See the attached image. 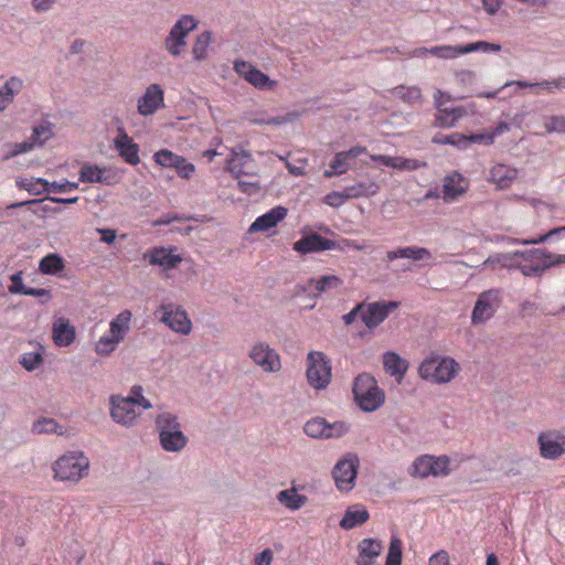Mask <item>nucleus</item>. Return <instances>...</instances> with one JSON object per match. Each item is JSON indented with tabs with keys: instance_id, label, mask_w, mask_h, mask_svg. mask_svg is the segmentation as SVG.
<instances>
[{
	"instance_id": "nucleus-59",
	"label": "nucleus",
	"mask_w": 565,
	"mask_h": 565,
	"mask_svg": "<svg viewBox=\"0 0 565 565\" xmlns=\"http://www.w3.org/2000/svg\"><path fill=\"white\" fill-rule=\"evenodd\" d=\"M544 126L548 134H563L565 132V117L553 115L545 121Z\"/></svg>"
},
{
	"instance_id": "nucleus-32",
	"label": "nucleus",
	"mask_w": 565,
	"mask_h": 565,
	"mask_svg": "<svg viewBox=\"0 0 565 565\" xmlns=\"http://www.w3.org/2000/svg\"><path fill=\"white\" fill-rule=\"evenodd\" d=\"M15 185L20 190L29 192L31 195L50 194V181L44 178H18Z\"/></svg>"
},
{
	"instance_id": "nucleus-27",
	"label": "nucleus",
	"mask_w": 565,
	"mask_h": 565,
	"mask_svg": "<svg viewBox=\"0 0 565 565\" xmlns=\"http://www.w3.org/2000/svg\"><path fill=\"white\" fill-rule=\"evenodd\" d=\"M383 366L385 372L395 377L399 383L404 379L409 364L407 360L402 358L395 351H386L383 354Z\"/></svg>"
},
{
	"instance_id": "nucleus-1",
	"label": "nucleus",
	"mask_w": 565,
	"mask_h": 565,
	"mask_svg": "<svg viewBox=\"0 0 565 565\" xmlns=\"http://www.w3.org/2000/svg\"><path fill=\"white\" fill-rule=\"evenodd\" d=\"M352 395L356 406L364 413H373L385 402V393L369 373H361L353 380Z\"/></svg>"
},
{
	"instance_id": "nucleus-45",
	"label": "nucleus",
	"mask_w": 565,
	"mask_h": 565,
	"mask_svg": "<svg viewBox=\"0 0 565 565\" xmlns=\"http://www.w3.org/2000/svg\"><path fill=\"white\" fill-rule=\"evenodd\" d=\"M303 431L307 436L315 439H324L326 438V418L324 417H313L303 426Z\"/></svg>"
},
{
	"instance_id": "nucleus-24",
	"label": "nucleus",
	"mask_w": 565,
	"mask_h": 565,
	"mask_svg": "<svg viewBox=\"0 0 565 565\" xmlns=\"http://www.w3.org/2000/svg\"><path fill=\"white\" fill-rule=\"evenodd\" d=\"M76 337L75 327L66 318H58L53 322L52 338L57 347L71 345Z\"/></svg>"
},
{
	"instance_id": "nucleus-18",
	"label": "nucleus",
	"mask_w": 565,
	"mask_h": 565,
	"mask_svg": "<svg viewBox=\"0 0 565 565\" xmlns=\"http://www.w3.org/2000/svg\"><path fill=\"white\" fill-rule=\"evenodd\" d=\"M109 403L110 417L115 423L126 427L134 425L139 414L136 413L135 407L131 406L128 401L124 399L121 396L111 395Z\"/></svg>"
},
{
	"instance_id": "nucleus-5",
	"label": "nucleus",
	"mask_w": 565,
	"mask_h": 565,
	"mask_svg": "<svg viewBox=\"0 0 565 565\" xmlns=\"http://www.w3.org/2000/svg\"><path fill=\"white\" fill-rule=\"evenodd\" d=\"M89 460L83 451H70L53 465L54 478L61 481H79L87 475Z\"/></svg>"
},
{
	"instance_id": "nucleus-4",
	"label": "nucleus",
	"mask_w": 565,
	"mask_h": 565,
	"mask_svg": "<svg viewBox=\"0 0 565 565\" xmlns=\"http://www.w3.org/2000/svg\"><path fill=\"white\" fill-rule=\"evenodd\" d=\"M524 252H535L533 257L519 256L513 268L519 269L526 277H541L552 267L565 264V255L552 254L545 248H532Z\"/></svg>"
},
{
	"instance_id": "nucleus-39",
	"label": "nucleus",
	"mask_w": 565,
	"mask_h": 565,
	"mask_svg": "<svg viewBox=\"0 0 565 565\" xmlns=\"http://www.w3.org/2000/svg\"><path fill=\"white\" fill-rule=\"evenodd\" d=\"M32 433L38 435L56 434L62 436L64 434V428L54 418L41 417L33 423Z\"/></svg>"
},
{
	"instance_id": "nucleus-47",
	"label": "nucleus",
	"mask_w": 565,
	"mask_h": 565,
	"mask_svg": "<svg viewBox=\"0 0 565 565\" xmlns=\"http://www.w3.org/2000/svg\"><path fill=\"white\" fill-rule=\"evenodd\" d=\"M121 340L111 333L104 334L95 344V351L97 354L107 356L113 353Z\"/></svg>"
},
{
	"instance_id": "nucleus-25",
	"label": "nucleus",
	"mask_w": 565,
	"mask_h": 565,
	"mask_svg": "<svg viewBox=\"0 0 565 565\" xmlns=\"http://www.w3.org/2000/svg\"><path fill=\"white\" fill-rule=\"evenodd\" d=\"M382 548L383 545L377 539H363L358 545L359 556L356 565H373Z\"/></svg>"
},
{
	"instance_id": "nucleus-41",
	"label": "nucleus",
	"mask_w": 565,
	"mask_h": 565,
	"mask_svg": "<svg viewBox=\"0 0 565 565\" xmlns=\"http://www.w3.org/2000/svg\"><path fill=\"white\" fill-rule=\"evenodd\" d=\"M562 234H565V226L554 227L545 234L539 235L534 238H511V243L522 245H539L548 241L558 239Z\"/></svg>"
},
{
	"instance_id": "nucleus-2",
	"label": "nucleus",
	"mask_w": 565,
	"mask_h": 565,
	"mask_svg": "<svg viewBox=\"0 0 565 565\" xmlns=\"http://www.w3.org/2000/svg\"><path fill=\"white\" fill-rule=\"evenodd\" d=\"M160 447L167 452H180L188 445L189 438L181 429L177 415L162 412L154 418Z\"/></svg>"
},
{
	"instance_id": "nucleus-16",
	"label": "nucleus",
	"mask_w": 565,
	"mask_h": 565,
	"mask_svg": "<svg viewBox=\"0 0 565 565\" xmlns=\"http://www.w3.org/2000/svg\"><path fill=\"white\" fill-rule=\"evenodd\" d=\"M114 148L126 163L137 166L140 162L139 145L128 136L122 126L117 129V136L114 138Z\"/></svg>"
},
{
	"instance_id": "nucleus-49",
	"label": "nucleus",
	"mask_w": 565,
	"mask_h": 565,
	"mask_svg": "<svg viewBox=\"0 0 565 565\" xmlns=\"http://www.w3.org/2000/svg\"><path fill=\"white\" fill-rule=\"evenodd\" d=\"M22 81L11 77L0 87V105L12 102L14 95L21 89Z\"/></svg>"
},
{
	"instance_id": "nucleus-37",
	"label": "nucleus",
	"mask_w": 565,
	"mask_h": 565,
	"mask_svg": "<svg viewBox=\"0 0 565 565\" xmlns=\"http://www.w3.org/2000/svg\"><path fill=\"white\" fill-rule=\"evenodd\" d=\"M130 320L131 312L129 310H122L110 321L109 333L122 341L129 330Z\"/></svg>"
},
{
	"instance_id": "nucleus-52",
	"label": "nucleus",
	"mask_w": 565,
	"mask_h": 565,
	"mask_svg": "<svg viewBox=\"0 0 565 565\" xmlns=\"http://www.w3.org/2000/svg\"><path fill=\"white\" fill-rule=\"evenodd\" d=\"M350 429V425L343 420H335L330 423L326 419V438H340L344 436Z\"/></svg>"
},
{
	"instance_id": "nucleus-54",
	"label": "nucleus",
	"mask_w": 565,
	"mask_h": 565,
	"mask_svg": "<svg viewBox=\"0 0 565 565\" xmlns=\"http://www.w3.org/2000/svg\"><path fill=\"white\" fill-rule=\"evenodd\" d=\"M19 362L24 370L32 372L42 364L43 356L38 351L28 352L21 355Z\"/></svg>"
},
{
	"instance_id": "nucleus-11",
	"label": "nucleus",
	"mask_w": 565,
	"mask_h": 565,
	"mask_svg": "<svg viewBox=\"0 0 565 565\" xmlns=\"http://www.w3.org/2000/svg\"><path fill=\"white\" fill-rule=\"evenodd\" d=\"M501 302L499 289H488L482 291L472 308L471 323L477 326L490 320L497 312Z\"/></svg>"
},
{
	"instance_id": "nucleus-36",
	"label": "nucleus",
	"mask_w": 565,
	"mask_h": 565,
	"mask_svg": "<svg viewBox=\"0 0 565 565\" xmlns=\"http://www.w3.org/2000/svg\"><path fill=\"white\" fill-rule=\"evenodd\" d=\"M431 142L435 145L452 146L458 150H467L466 134L462 132H437L433 136Z\"/></svg>"
},
{
	"instance_id": "nucleus-19",
	"label": "nucleus",
	"mask_w": 565,
	"mask_h": 565,
	"mask_svg": "<svg viewBox=\"0 0 565 565\" xmlns=\"http://www.w3.org/2000/svg\"><path fill=\"white\" fill-rule=\"evenodd\" d=\"M249 358L266 372H276L280 369L279 355L268 344H255L249 352Z\"/></svg>"
},
{
	"instance_id": "nucleus-38",
	"label": "nucleus",
	"mask_w": 565,
	"mask_h": 565,
	"mask_svg": "<svg viewBox=\"0 0 565 565\" xmlns=\"http://www.w3.org/2000/svg\"><path fill=\"white\" fill-rule=\"evenodd\" d=\"M54 125L51 121L44 120L39 125L32 127L30 139L35 147H43L46 140L54 136Z\"/></svg>"
},
{
	"instance_id": "nucleus-61",
	"label": "nucleus",
	"mask_w": 565,
	"mask_h": 565,
	"mask_svg": "<svg viewBox=\"0 0 565 565\" xmlns=\"http://www.w3.org/2000/svg\"><path fill=\"white\" fill-rule=\"evenodd\" d=\"M11 284L8 289L12 295H24L28 286L23 282L22 271H17L10 277Z\"/></svg>"
},
{
	"instance_id": "nucleus-56",
	"label": "nucleus",
	"mask_w": 565,
	"mask_h": 565,
	"mask_svg": "<svg viewBox=\"0 0 565 565\" xmlns=\"http://www.w3.org/2000/svg\"><path fill=\"white\" fill-rule=\"evenodd\" d=\"M349 196H347L345 189L342 191H331L326 196L323 202L331 206V207H340L342 206L347 201H349Z\"/></svg>"
},
{
	"instance_id": "nucleus-29",
	"label": "nucleus",
	"mask_w": 565,
	"mask_h": 565,
	"mask_svg": "<svg viewBox=\"0 0 565 565\" xmlns=\"http://www.w3.org/2000/svg\"><path fill=\"white\" fill-rule=\"evenodd\" d=\"M66 262L58 253H49L39 262V270L43 275L62 276L65 270Z\"/></svg>"
},
{
	"instance_id": "nucleus-53",
	"label": "nucleus",
	"mask_w": 565,
	"mask_h": 565,
	"mask_svg": "<svg viewBox=\"0 0 565 565\" xmlns=\"http://www.w3.org/2000/svg\"><path fill=\"white\" fill-rule=\"evenodd\" d=\"M199 21L191 14H182L175 23L172 25L173 29L183 33L188 38L189 33L198 28Z\"/></svg>"
},
{
	"instance_id": "nucleus-34",
	"label": "nucleus",
	"mask_w": 565,
	"mask_h": 565,
	"mask_svg": "<svg viewBox=\"0 0 565 565\" xmlns=\"http://www.w3.org/2000/svg\"><path fill=\"white\" fill-rule=\"evenodd\" d=\"M536 254L535 252H521V250H514L510 253H500L490 255L486 260V266H494L495 264L507 267V268H513V265L519 256H525L527 258L533 257V255Z\"/></svg>"
},
{
	"instance_id": "nucleus-43",
	"label": "nucleus",
	"mask_w": 565,
	"mask_h": 565,
	"mask_svg": "<svg viewBox=\"0 0 565 565\" xmlns=\"http://www.w3.org/2000/svg\"><path fill=\"white\" fill-rule=\"evenodd\" d=\"M277 499L282 505L290 510L300 509L307 501L305 495L291 489L280 491L277 495Z\"/></svg>"
},
{
	"instance_id": "nucleus-31",
	"label": "nucleus",
	"mask_w": 565,
	"mask_h": 565,
	"mask_svg": "<svg viewBox=\"0 0 565 565\" xmlns=\"http://www.w3.org/2000/svg\"><path fill=\"white\" fill-rule=\"evenodd\" d=\"M461 47H463V44H457V45H436L431 46L429 49L427 47H419L415 50V54L417 56L426 55L427 53L431 54L433 56L439 57V58H455L460 55H463L465 52H461Z\"/></svg>"
},
{
	"instance_id": "nucleus-28",
	"label": "nucleus",
	"mask_w": 565,
	"mask_h": 565,
	"mask_svg": "<svg viewBox=\"0 0 565 565\" xmlns=\"http://www.w3.org/2000/svg\"><path fill=\"white\" fill-rule=\"evenodd\" d=\"M370 518V513L365 507L353 504L347 508L343 516L339 521L342 530H351L363 525Z\"/></svg>"
},
{
	"instance_id": "nucleus-20",
	"label": "nucleus",
	"mask_w": 565,
	"mask_h": 565,
	"mask_svg": "<svg viewBox=\"0 0 565 565\" xmlns=\"http://www.w3.org/2000/svg\"><path fill=\"white\" fill-rule=\"evenodd\" d=\"M287 207L282 205H276L268 210L266 213L257 216L256 220L250 224L248 232H267L276 227L287 216Z\"/></svg>"
},
{
	"instance_id": "nucleus-63",
	"label": "nucleus",
	"mask_w": 565,
	"mask_h": 565,
	"mask_svg": "<svg viewBox=\"0 0 565 565\" xmlns=\"http://www.w3.org/2000/svg\"><path fill=\"white\" fill-rule=\"evenodd\" d=\"M173 169L180 178L189 179L194 172L195 167L193 163L186 161V159L182 157V161H179L177 167Z\"/></svg>"
},
{
	"instance_id": "nucleus-6",
	"label": "nucleus",
	"mask_w": 565,
	"mask_h": 565,
	"mask_svg": "<svg viewBox=\"0 0 565 565\" xmlns=\"http://www.w3.org/2000/svg\"><path fill=\"white\" fill-rule=\"evenodd\" d=\"M307 381L311 387L321 391L328 387L332 366L329 358L320 351H310L307 355Z\"/></svg>"
},
{
	"instance_id": "nucleus-7",
	"label": "nucleus",
	"mask_w": 565,
	"mask_h": 565,
	"mask_svg": "<svg viewBox=\"0 0 565 565\" xmlns=\"http://www.w3.org/2000/svg\"><path fill=\"white\" fill-rule=\"evenodd\" d=\"M360 459L355 452H347L334 465L332 477L340 491H351L359 473Z\"/></svg>"
},
{
	"instance_id": "nucleus-42",
	"label": "nucleus",
	"mask_w": 565,
	"mask_h": 565,
	"mask_svg": "<svg viewBox=\"0 0 565 565\" xmlns=\"http://www.w3.org/2000/svg\"><path fill=\"white\" fill-rule=\"evenodd\" d=\"M403 559V542L402 540L393 532L387 554L385 557V565H402Z\"/></svg>"
},
{
	"instance_id": "nucleus-46",
	"label": "nucleus",
	"mask_w": 565,
	"mask_h": 565,
	"mask_svg": "<svg viewBox=\"0 0 565 565\" xmlns=\"http://www.w3.org/2000/svg\"><path fill=\"white\" fill-rule=\"evenodd\" d=\"M500 51H501L500 44L483 41V40L463 43V47H461V52H465V54L473 53V52L498 53Z\"/></svg>"
},
{
	"instance_id": "nucleus-50",
	"label": "nucleus",
	"mask_w": 565,
	"mask_h": 565,
	"mask_svg": "<svg viewBox=\"0 0 565 565\" xmlns=\"http://www.w3.org/2000/svg\"><path fill=\"white\" fill-rule=\"evenodd\" d=\"M154 162L158 166L164 167V168H174L177 167L179 161H182V157L179 154H175L169 149H160L153 154Z\"/></svg>"
},
{
	"instance_id": "nucleus-51",
	"label": "nucleus",
	"mask_w": 565,
	"mask_h": 565,
	"mask_svg": "<svg viewBox=\"0 0 565 565\" xmlns=\"http://www.w3.org/2000/svg\"><path fill=\"white\" fill-rule=\"evenodd\" d=\"M394 95L406 103H415L420 99V89L416 86L399 85L394 88Z\"/></svg>"
},
{
	"instance_id": "nucleus-10",
	"label": "nucleus",
	"mask_w": 565,
	"mask_h": 565,
	"mask_svg": "<svg viewBox=\"0 0 565 565\" xmlns=\"http://www.w3.org/2000/svg\"><path fill=\"white\" fill-rule=\"evenodd\" d=\"M450 459L446 455H422L417 457L413 465L411 475L418 478H427L429 476L439 477L448 476L450 472Z\"/></svg>"
},
{
	"instance_id": "nucleus-48",
	"label": "nucleus",
	"mask_w": 565,
	"mask_h": 565,
	"mask_svg": "<svg viewBox=\"0 0 565 565\" xmlns=\"http://www.w3.org/2000/svg\"><path fill=\"white\" fill-rule=\"evenodd\" d=\"M349 169V159L342 153L338 152L329 163V169L323 172L326 178H332L347 172Z\"/></svg>"
},
{
	"instance_id": "nucleus-58",
	"label": "nucleus",
	"mask_w": 565,
	"mask_h": 565,
	"mask_svg": "<svg viewBox=\"0 0 565 565\" xmlns=\"http://www.w3.org/2000/svg\"><path fill=\"white\" fill-rule=\"evenodd\" d=\"M466 139H467V149L472 143H481V145L490 146L494 142L493 135H491L489 131L472 132V134L466 135Z\"/></svg>"
},
{
	"instance_id": "nucleus-23",
	"label": "nucleus",
	"mask_w": 565,
	"mask_h": 565,
	"mask_svg": "<svg viewBox=\"0 0 565 565\" xmlns=\"http://www.w3.org/2000/svg\"><path fill=\"white\" fill-rule=\"evenodd\" d=\"M540 454L546 459H557L565 452L564 443L553 433H541L537 438Z\"/></svg>"
},
{
	"instance_id": "nucleus-33",
	"label": "nucleus",
	"mask_w": 565,
	"mask_h": 565,
	"mask_svg": "<svg viewBox=\"0 0 565 565\" xmlns=\"http://www.w3.org/2000/svg\"><path fill=\"white\" fill-rule=\"evenodd\" d=\"M461 174L455 172L445 178L443 183V199L445 202H454L466 192V188L459 184Z\"/></svg>"
},
{
	"instance_id": "nucleus-14",
	"label": "nucleus",
	"mask_w": 565,
	"mask_h": 565,
	"mask_svg": "<svg viewBox=\"0 0 565 565\" xmlns=\"http://www.w3.org/2000/svg\"><path fill=\"white\" fill-rule=\"evenodd\" d=\"M234 70L241 77L257 89L273 90L277 85L276 81L271 79L266 73L247 61L235 60Z\"/></svg>"
},
{
	"instance_id": "nucleus-26",
	"label": "nucleus",
	"mask_w": 565,
	"mask_h": 565,
	"mask_svg": "<svg viewBox=\"0 0 565 565\" xmlns=\"http://www.w3.org/2000/svg\"><path fill=\"white\" fill-rule=\"evenodd\" d=\"M343 285V280L340 276L334 274H326L318 277L309 278V286H313L315 292L308 295L312 300L319 298L322 294L328 292L332 289H338Z\"/></svg>"
},
{
	"instance_id": "nucleus-22",
	"label": "nucleus",
	"mask_w": 565,
	"mask_h": 565,
	"mask_svg": "<svg viewBox=\"0 0 565 565\" xmlns=\"http://www.w3.org/2000/svg\"><path fill=\"white\" fill-rule=\"evenodd\" d=\"M431 258V252L422 246H401L386 253V259L393 262L396 259H411L413 262L428 260Z\"/></svg>"
},
{
	"instance_id": "nucleus-21",
	"label": "nucleus",
	"mask_w": 565,
	"mask_h": 565,
	"mask_svg": "<svg viewBox=\"0 0 565 565\" xmlns=\"http://www.w3.org/2000/svg\"><path fill=\"white\" fill-rule=\"evenodd\" d=\"M78 182L111 185L115 183V180L110 175V168L85 162L78 172Z\"/></svg>"
},
{
	"instance_id": "nucleus-30",
	"label": "nucleus",
	"mask_w": 565,
	"mask_h": 565,
	"mask_svg": "<svg viewBox=\"0 0 565 565\" xmlns=\"http://www.w3.org/2000/svg\"><path fill=\"white\" fill-rule=\"evenodd\" d=\"M516 177V169L505 164H498L490 170V181L502 190L508 189Z\"/></svg>"
},
{
	"instance_id": "nucleus-62",
	"label": "nucleus",
	"mask_w": 565,
	"mask_h": 565,
	"mask_svg": "<svg viewBox=\"0 0 565 565\" xmlns=\"http://www.w3.org/2000/svg\"><path fill=\"white\" fill-rule=\"evenodd\" d=\"M365 307V302H358L354 307L347 313L342 316L343 323L345 326H351L354 323L358 317L361 318L362 311Z\"/></svg>"
},
{
	"instance_id": "nucleus-40",
	"label": "nucleus",
	"mask_w": 565,
	"mask_h": 565,
	"mask_svg": "<svg viewBox=\"0 0 565 565\" xmlns=\"http://www.w3.org/2000/svg\"><path fill=\"white\" fill-rule=\"evenodd\" d=\"M185 44L186 38L183 35V33L177 31V29L171 28L164 41L166 50L174 57L180 56L182 53V47L185 46Z\"/></svg>"
},
{
	"instance_id": "nucleus-17",
	"label": "nucleus",
	"mask_w": 565,
	"mask_h": 565,
	"mask_svg": "<svg viewBox=\"0 0 565 565\" xmlns=\"http://www.w3.org/2000/svg\"><path fill=\"white\" fill-rule=\"evenodd\" d=\"M436 114L433 127L440 129H450L457 126L458 121L466 115L463 106L448 107L443 106L439 98H435Z\"/></svg>"
},
{
	"instance_id": "nucleus-57",
	"label": "nucleus",
	"mask_w": 565,
	"mask_h": 565,
	"mask_svg": "<svg viewBox=\"0 0 565 565\" xmlns=\"http://www.w3.org/2000/svg\"><path fill=\"white\" fill-rule=\"evenodd\" d=\"M10 152L6 156V159L14 158L20 154L26 153L31 151L35 146L32 142V140L29 138L26 140H23L21 142H14L9 145Z\"/></svg>"
},
{
	"instance_id": "nucleus-13",
	"label": "nucleus",
	"mask_w": 565,
	"mask_h": 565,
	"mask_svg": "<svg viewBox=\"0 0 565 565\" xmlns=\"http://www.w3.org/2000/svg\"><path fill=\"white\" fill-rule=\"evenodd\" d=\"M398 307L399 302L395 300L365 302L361 320L370 330L375 329Z\"/></svg>"
},
{
	"instance_id": "nucleus-60",
	"label": "nucleus",
	"mask_w": 565,
	"mask_h": 565,
	"mask_svg": "<svg viewBox=\"0 0 565 565\" xmlns=\"http://www.w3.org/2000/svg\"><path fill=\"white\" fill-rule=\"evenodd\" d=\"M78 189V182L63 180L61 182H50L49 189L51 193H67Z\"/></svg>"
},
{
	"instance_id": "nucleus-3",
	"label": "nucleus",
	"mask_w": 565,
	"mask_h": 565,
	"mask_svg": "<svg viewBox=\"0 0 565 565\" xmlns=\"http://www.w3.org/2000/svg\"><path fill=\"white\" fill-rule=\"evenodd\" d=\"M459 371V363L455 359L437 354L424 359L418 367V374L423 380L436 384L449 383L456 377Z\"/></svg>"
},
{
	"instance_id": "nucleus-44",
	"label": "nucleus",
	"mask_w": 565,
	"mask_h": 565,
	"mask_svg": "<svg viewBox=\"0 0 565 565\" xmlns=\"http://www.w3.org/2000/svg\"><path fill=\"white\" fill-rule=\"evenodd\" d=\"M212 41V32L203 31L195 40L192 46V54L195 61H203L206 57L207 47Z\"/></svg>"
},
{
	"instance_id": "nucleus-64",
	"label": "nucleus",
	"mask_w": 565,
	"mask_h": 565,
	"mask_svg": "<svg viewBox=\"0 0 565 565\" xmlns=\"http://www.w3.org/2000/svg\"><path fill=\"white\" fill-rule=\"evenodd\" d=\"M428 565H451L449 553L446 550H438L430 555Z\"/></svg>"
},
{
	"instance_id": "nucleus-9",
	"label": "nucleus",
	"mask_w": 565,
	"mask_h": 565,
	"mask_svg": "<svg viewBox=\"0 0 565 565\" xmlns=\"http://www.w3.org/2000/svg\"><path fill=\"white\" fill-rule=\"evenodd\" d=\"M292 249L301 255L326 250H343L338 242L323 237L310 228L301 231V237L294 243Z\"/></svg>"
},
{
	"instance_id": "nucleus-15",
	"label": "nucleus",
	"mask_w": 565,
	"mask_h": 565,
	"mask_svg": "<svg viewBox=\"0 0 565 565\" xmlns=\"http://www.w3.org/2000/svg\"><path fill=\"white\" fill-rule=\"evenodd\" d=\"M164 107V92L159 84H150L137 100L138 113L151 116Z\"/></svg>"
},
{
	"instance_id": "nucleus-12",
	"label": "nucleus",
	"mask_w": 565,
	"mask_h": 565,
	"mask_svg": "<svg viewBox=\"0 0 565 565\" xmlns=\"http://www.w3.org/2000/svg\"><path fill=\"white\" fill-rule=\"evenodd\" d=\"M174 245L153 246L143 253V259L151 266H157L164 271L177 269L183 260V256Z\"/></svg>"
},
{
	"instance_id": "nucleus-35",
	"label": "nucleus",
	"mask_w": 565,
	"mask_h": 565,
	"mask_svg": "<svg viewBox=\"0 0 565 565\" xmlns=\"http://www.w3.org/2000/svg\"><path fill=\"white\" fill-rule=\"evenodd\" d=\"M349 199L369 198L375 195L380 186L373 181H359L344 188Z\"/></svg>"
},
{
	"instance_id": "nucleus-55",
	"label": "nucleus",
	"mask_w": 565,
	"mask_h": 565,
	"mask_svg": "<svg viewBox=\"0 0 565 565\" xmlns=\"http://www.w3.org/2000/svg\"><path fill=\"white\" fill-rule=\"evenodd\" d=\"M395 162L396 166H394V169L401 171H415L427 166L425 161L398 156L396 157Z\"/></svg>"
},
{
	"instance_id": "nucleus-8",
	"label": "nucleus",
	"mask_w": 565,
	"mask_h": 565,
	"mask_svg": "<svg viewBox=\"0 0 565 565\" xmlns=\"http://www.w3.org/2000/svg\"><path fill=\"white\" fill-rule=\"evenodd\" d=\"M154 316L177 333L188 335L192 331V322L186 311L173 302L161 303L154 311Z\"/></svg>"
}]
</instances>
